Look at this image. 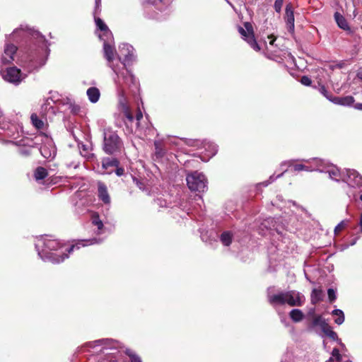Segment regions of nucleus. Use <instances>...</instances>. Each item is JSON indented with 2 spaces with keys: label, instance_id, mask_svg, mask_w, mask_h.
<instances>
[{
  "label": "nucleus",
  "instance_id": "obj_1",
  "mask_svg": "<svg viewBox=\"0 0 362 362\" xmlns=\"http://www.w3.org/2000/svg\"><path fill=\"white\" fill-rule=\"evenodd\" d=\"M102 241L101 238H93L81 240L75 245L66 246L59 240L53 238L52 235H45L37 239L35 247L38 256L42 261L59 264L67 259L69 254L74 250H78L81 247L99 244Z\"/></svg>",
  "mask_w": 362,
  "mask_h": 362
},
{
  "label": "nucleus",
  "instance_id": "obj_2",
  "mask_svg": "<svg viewBox=\"0 0 362 362\" xmlns=\"http://www.w3.org/2000/svg\"><path fill=\"white\" fill-rule=\"evenodd\" d=\"M29 42L27 45L28 57L32 63L31 69H37L46 63L49 49L47 40L37 30L28 31Z\"/></svg>",
  "mask_w": 362,
  "mask_h": 362
},
{
  "label": "nucleus",
  "instance_id": "obj_3",
  "mask_svg": "<svg viewBox=\"0 0 362 362\" xmlns=\"http://www.w3.org/2000/svg\"><path fill=\"white\" fill-rule=\"evenodd\" d=\"M274 287L267 288V300L274 308L285 304L291 307L302 306L305 300V296L300 292L291 290L288 291H280L277 293H272Z\"/></svg>",
  "mask_w": 362,
  "mask_h": 362
},
{
  "label": "nucleus",
  "instance_id": "obj_4",
  "mask_svg": "<svg viewBox=\"0 0 362 362\" xmlns=\"http://www.w3.org/2000/svg\"><path fill=\"white\" fill-rule=\"evenodd\" d=\"M84 347L95 349L100 347L95 352H100L105 356V360L110 362H116L119 357V353L124 349V345L119 341L112 339H100L93 341H88L84 344Z\"/></svg>",
  "mask_w": 362,
  "mask_h": 362
},
{
  "label": "nucleus",
  "instance_id": "obj_5",
  "mask_svg": "<svg viewBox=\"0 0 362 362\" xmlns=\"http://www.w3.org/2000/svg\"><path fill=\"white\" fill-rule=\"evenodd\" d=\"M342 182L346 183L349 187L346 192L349 197L356 199L358 194L362 193V176L355 170L345 169Z\"/></svg>",
  "mask_w": 362,
  "mask_h": 362
},
{
  "label": "nucleus",
  "instance_id": "obj_6",
  "mask_svg": "<svg viewBox=\"0 0 362 362\" xmlns=\"http://www.w3.org/2000/svg\"><path fill=\"white\" fill-rule=\"evenodd\" d=\"M123 147V142L116 132L111 129L103 131V150L107 154L119 152Z\"/></svg>",
  "mask_w": 362,
  "mask_h": 362
},
{
  "label": "nucleus",
  "instance_id": "obj_7",
  "mask_svg": "<svg viewBox=\"0 0 362 362\" xmlns=\"http://www.w3.org/2000/svg\"><path fill=\"white\" fill-rule=\"evenodd\" d=\"M313 160L316 163V171L328 173L329 178L336 182L343 181L345 170L341 171L338 168L323 159L313 158Z\"/></svg>",
  "mask_w": 362,
  "mask_h": 362
},
{
  "label": "nucleus",
  "instance_id": "obj_8",
  "mask_svg": "<svg viewBox=\"0 0 362 362\" xmlns=\"http://www.w3.org/2000/svg\"><path fill=\"white\" fill-rule=\"evenodd\" d=\"M41 155L46 159L54 158L57 151L52 139L44 133L35 136Z\"/></svg>",
  "mask_w": 362,
  "mask_h": 362
},
{
  "label": "nucleus",
  "instance_id": "obj_9",
  "mask_svg": "<svg viewBox=\"0 0 362 362\" xmlns=\"http://www.w3.org/2000/svg\"><path fill=\"white\" fill-rule=\"evenodd\" d=\"M186 181L187 187L191 191L204 192L207 189V179L202 173L193 171L188 173Z\"/></svg>",
  "mask_w": 362,
  "mask_h": 362
},
{
  "label": "nucleus",
  "instance_id": "obj_10",
  "mask_svg": "<svg viewBox=\"0 0 362 362\" xmlns=\"http://www.w3.org/2000/svg\"><path fill=\"white\" fill-rule=\"evenodd\" d=\"M1 73L4 81L14 86H18L27 77V74L16 66L2 69Z\"/></svg>",
  "mask_w": 362,
  "mask_h": 362
},
{
  "label": "nucleus",
  "instance_id": "obj_11",
  "mask_svg": "<svg viewBox=\"0 0 362 362\" xmlns=\"http://www.w3.org/2000/svg\"><path fill=\"white\" fill-rule=\"evenodd\" d=\"M134 48L128 43H122L119 47L118 59L122 66H130L136 61Z\"/></svg>",
  "mask_w": 362,
  "mask_h": 362
},
{
  "label": "nucleus",
  "instance_id": "obj_12",
  "mask_svg": "<svg viewBox=\"0 0 362 362\" xmlns=\"http://www.w3.org/2000/svg\"><path fill=\"white\" fill-rule=\"evenodd\" d=\"M102 41L103 42V54L107 62V65L113 71H117V66H115L113 63L115 57H118L115 47L114 37H112L111 40L105 38V40H102Z\"/></svg>",
  "mask_w": 362,
  "mask_h": 362
},
{
  "label": "nucleus",
  "instance_id": "obj_13",
  "mask_svg": "<svg viewBox=\"0 0 362 362\" xmlns=\"http://www.w3.org/2000/svg\"><path fill=\"white\" fill-rule=\"evenodd\" d=\"M11 142L18 146V153L23 157L29 156L31 153V149L37 147V141L35 139V136L34 138L23 136L19 140Z\"/></svg>",
  "mask_w": 362,
  "mask_h": 362
},
{
  "label": "nucleus",
  "instance_id": "obj_14",
  "mask_svg": "<svg viewBox=\"0 0 362 362\" xmlns=\"http://www.w3.org/2000/svg\"><path fill=\"white\" fill-rule=\"evenodd\" d=\"M238 32L243 39L245 40L253 49L255 51L260 50V47L255 38L253 28L251 23L246 22L244 23V28L239 26Z\"/></svg>",
  "mask_w": 362,
  "mask_h": 362
},
{
  "label": "nucleus",
  "instance_id": "obj_15",
  "mask_svg": "<svg viewBox=\"0 0 362 362\" xmlns=\"http://www.w3.org/2000/svg\"><path fill=\"white\" fill-rule=\"evenodd\" d=\"M117 76L115 78V82L118 86H122L123 83L128 86L135 83L134 76L129 71L127 66H122V69L117 67V71H114Z\"/></svg>",
  "mask_w": 362,
  "mask_h": 362
},
{
  "label": "nucleus",
  "instance_id": "obj_16",
  "mask_svg": "<svg viewBox=\"0 0 362 362\" xmlns=\"http://www.w3.org/2000/svg\"><path fill=\"white\" fill-rule=\"evenodd\" d=\"M0 128L4 131L6 136L17 141L20 135L18 126L6 121H0Z\"/></svg>",
  "mask_w": 362,
  "mask_h": 362
},
{
  "label": "nucleus",
  "instance_id": "obj_17",
  "mask_svg": "<svg viewBox=\"0 0 362 362\" xmlns=\"http://www.w3.org/2000/svg\"><path fill=\"white\" fill-rule=\"evenodd\" d=\"M98 16L99 15H95L93 16L96 27L101 32L98 35L100 40H105V38H109L111 40V38L113 37L111 30L108 28L105 23L100 17H98Z\"/></svg>",
  "mask_w": 362,
  "mask_h": 362
},
{
  "label": "nucleus",
  "instance_id": "obj_18",
  "mask_svg": "<svg viewBox=\"0 0 362 362\" xmlns=\"http://www.w3.org/2000/svg\"><path fill=\"white\" fill-rule=\"evenodd\" d=\"M172 199L173 197L169 194H163L161 197H157L154 202L159 208H174L175 206H177L178 202L175 199H173V201Z\"/></svg>",
  "mask_w": 362,
  "mask_h": 362
},
{
  "label": "nucleus",
  "instance_id": "obj_19",
  "mask_svg": "<svg viewBox=\"0 0 362 362\" xmlns=\"http://www.w3.org/2000/svg\"><path fill=\"white\" fill-rule=\"evenodd\" d=\"M17 51V47L13 44H6L4 47V54L1 57V62L4 64L11 63L14 58L13 56Z\"/></svg>",
  "mask_w": 362,
  "mask_h": 362
},
{
  "label": "nucleus",
  "instance_id": "obj_20",
  "mask_svg": "<svg viewBox=\"0 0 362 362\" xmlns=\"http://www.w3.org/2000/svg\"><path fill=\"white\" fill-rule=\"evenodd\" d=\"M162 1L163 0H146L144 4V16L151 19H159L160 18L158 13L153 12L151 13V11L153 10L152 6L155 5L158 2Z\"/></svg>",
  "mask_w": 362,
  "mask_h": 362
},
{
  "label": "nucleus",
  "instance_id": "obj_21",
  "mask_svg": "<svg viewBox=\"0 0 362 362\" xmlns=\"http://www.w3.org/2000/svg\"><path fill=\"white\" fill-rule=\"evenodd\" d=\"M98 197L105 204H110V197L107 186L102 182H98Z\"/></svg>",
  "mask_w": 362,
  "mask_h": 362
},
{
  "label": "nucleus",
  "instance_id": "obj_22",
  "mask_svg": "<svg viewBox=\"0 0 362 362\" xmlns=\"http://www.w3.org/2000/svg\"><path fill=\"white\" fill-rule=\"evenodd\" d=\"M334 18L339 28L346 31L349 33H352V30L349 27L347 21L343 15H341L339 12L336 11L334 13Z\"/></svg>",
  "mask_w": 362,
  "mask_h": 362
},
{
  "label": "nucleus",
  "instance_id": "obj_23",
  "mask_svg": "<svg viewBox=\"0 0 362 362\" xmlns=\"http://www.w3.org/2000/svg\"><path fill=\"white\" fill-rule=\"evenodd\" d=\"M329 101L336 105L342 106H351L354 103V98L351 95H346L344 97L334 96L333 98L329 99Z\"/></svg>",
  "mask_w": 362,
  "mask_h": 362
},
{
  "label": "nucleus",
  "instance_id": "obj_24",
  "mask_svg": "<svg viewBox=\"0 0 362 362\" xmlns=\"http://www.w3.org/2000/svg\"><path fill=\"white\" fill-rule=\"evenodd\" d=\"M285 20L288 26L289 32L294 30V14L292 6L291 4H287L286 6V16Z\"/></svg>",
  "mask_w": 362,
  "mask_h": 362
},
{
  "label": "nucleus",
  "instance_id": "obj_25",
  "mask_svg": "<svg viewBox=\"0 0 362 362\" xmlns=\"http://www.w3.org/2000/svg\"><path fill=\"white\" fill-rule=\"evenodd\" d=\"M122 112L124 115V122L126 126L131 128V132H133V123L134 122V118L132 114L129 107L125 104H122Z\"/></svg>",
  "mask_w": 362,
  "mask_h": 362
},
{
  "label": "nucleus",
  "instance_id": "obj_26",
  "mask_svg": "<svg viewBox=\"0 0 362 362\" xmlns=\"http://www.w3.org/2000/svg\"><path fill=\"white\" fill-rule=\"evenodd\" d=\"M78 146L81 155L87 160H92L95 157L94 153H92L91 144H85L83 142H78Z\"/></svg>",
  "mask_w": 362,
  "mask_h": 362
},
{
  "label": "nucleus",
  "instance_id": "obj_27",
  "mask_svg": "<svg viewBox=\"0 0 362 362\" xmlns=\"http://www.w3.org/2000/svg\"><path fill=\"white\" fill-rule=\"evenodd\" d=\"M327 325L328 323L326 322V320L321 315H317L313 318L308 328L309 330H313L315 327H320L322 331Z\"/></svg>",
  "mask_w": 362,
  "mask_h": 362
},
{
  "label": "nucleus",
  "instance_id": "obj_28",
  "mask_svg": "<svg viewBox=\"0 0 362 362\" xmlns=\"http://www.w3.org/2000/svg\"><path fill=\"white\" fill-rule=\"evenodd\" d=\"M313 158L308 160H303V162L310 163L312 165L308 166L303 164H296L293 166L295 171H316V163L313 160Z\"/></svg>",
  "mask_w": 362,
  "mask_h": 362
},
{
  "label": "nucleus",
  "instance_id": "obj_29",
  "mask_svg": "<svg viewBox=\"0 0 362 362\" xmlns=\"http://www.w3.org/2000/svg\"><path fill=\"white\" fill-rule=\"evenodd\" d=\"M86 94L89 101L92 103H97L100 96V90L96 87L89 88L86 91Z\"/></svg>",
  "mask_w": 362,
  "mask_h": 362
},
{
  "label": "nucleus",
  "instance_id": "obj_30",
  "mask_svg": "<svg viewBox=\"0 0 362 362\" xmlns=\"http://www.w3.org/2000/svg\"><path fill=\"white\" fill-rule=\"evenodd\" d=\"M233 239V233L230 230H225L220 235V241L224 246H230Z\"/></svg>",
  "mask_w": 362,
  "mask_h": 362
},
{
  "label": "nucleus",
  "instance_id": "obj_31",
  "mask_svg": "<svg viewBox=\"0 0 362 362\" xmlns=\"http://www.w3.org/2000/svg\"><path fill=\"white\" fill-rule=\"evenodd\" d=\"M323 300V293L321 289L313 288L310 295V300L313 305H316Z\"/></svg>",
  "mask_w": 362,
  "mask_h": 362
},
{
  "label": "nucleus",
  "instance_id": "obj_32",
  "mask_svg": "<svg viewBox=\"0 0 362 362\" xmlns=\"http://www.w3.org/2000/svg\"><path fill=\"white\" fill-rule=\"evenodd\" d=\"M289 317L293 322H299L304 318V314L301 310L295 308L289 313Z\"/></svg>",
  "mask_w": 362,
  "mask_h": 362
},
{
  "label": "nucleus",
  "instance_id": "obj_33",
  "mask_svg": "<svg viewBox=\"0 0 362 362\" xmlns=\"http://www.w3.org/2000/svg\"><path fill=\"white\" fill-rule=\"evenodd\" d=\"M119 161L114 158H105L102 161V168L104 170H107L110 167L119 166Z\"/></svg>",
  "mask_w": 362,
  "mask_h": 362
},
{
  "label": "nucleus",
  "instance_id": "obj_34",
  "mask_svg": "<svg viewBox=\"0 0 362 362\" xmlns=\"http://www.w3.org/2000/svg\"><path fill=\"white\" fill-rule=\"evenodd\" d=\"M155 156L158 158H161L165 155V149L163 148L162 141L160 140L154 141Z\"/></svg>",
  "mask_w": 362,
  "mask_h": 362
},
{
  "label": "nucleus",
  "instance_id": "obj_35",
  "mask_svg": "<svg viewBox=\"0 0 362 362\" xmlns=\"http://www.w3.org/2000/svg\"><path fill=\"white\" fill-rule=\"evenodd\" d=\"M331 314L332 315L337 316V318L334 319V322L337 325H340L344 323L345 317H344V313L343 310L337 308V309L333 310L332 311Z\"/></svg>",
  "mask_w": 362,
  "mask_h": 362
},
{
  "label": "nucleus",
  "instance_id": "obj_36",
  "mask_svg": "<svg viewBox=\"0 0 362 362\" xmlns=\"http://www.w3.org/2000/svg\"><path fill=\"white\" fill-rule=\"evenodd\" d=\"M47 175V170L43 167H37L34 172V177L36 180H43Z\"/></svg>",
  "mask_w": 362,
  "mask_h": 362
},
{
  "label": "nucleus",
  "instance_id": "obj_37",
  "mask_svg": "<svg viewBox=\"0 0 362 362\" xmlns=\"http://www.w3.org/2000/svg\"><path fill=\"white\" fill-rule=\"evenodd\" d=\"M124 351L129 357L130 362H142L141 358L134 351L127 348Z\"/></svg>",
  "mask_w": 362,
  "mask_h": 362
},
{
  "label": "nucleus",
  "instance_id": "obj_38",
  "mask_svg": "<svg viewBox=\"0 0 362 362\" xmlns=\"http://www.w3.org/2000/svg\"><path fill=\"white\" fill-rule=\"evenodd\" d=\"M92 223L97 227V233L98 234H100L103 233V221L100 219L99 218V216L98 215H94L92 218Z\"/></svg>",
  "mask_w": 362,
  "mask_h": 362
},
{
  "label": "nucleus",
  "instance_id": "obj_39",
  "mask_svg": "<svg viewBox=\"0 0 362 362\" xmlns=\"http://www.w3.org/2000/svg\"><path fill=\"white\" fill-rule=\"evenodd\" d=\"M30 119L33 125L36 127L37 129H40L44 126V122L42 119H40L37 114L33 113L30 116Z\"/></svg>",
  "mask_w": 362,
  "mask_h": 362
},
{
  "label": "nucleus",
  "instance_id": "obj_40",
  "mask_svg": "<svg viewBox=\"0 0 362 362\" xmlns=\"http://www.w3.org/2000/svg\"><path fill=\"white\" fill-rule=\"evenodd\" d=\"M206 150L209 152L208 156L211 158L218 152V146L214 143L208 142L206 144Z\"/></svg>",
  "mask_w": 362,
  "mask_h": 362
},
{
  "label": "nucleus",
  "instance_id": "obj_41",
  "mask_svg": "<svg viewBox=\"0 0 362 362\" xmlns=\"http://www.w3.org/2000/svg\"><path fill=\"white\" fill-rule=\"evenodd\" d=\"M322 332L334 341H337L339 339L337 334L332 329L329 325Z\"/></svg>",
  "mask_w": 362,
  "mask_h": 362
},
{
  "label": "nucleus",
  "instance_id": "obj_42",
  "mask_svg": "<svg viewBox=\"0 0 362 362\" xmlns=\"http://www.w3.org/2000/svg\"><path fill=\"white\" fill-rule=\"evenodd\" d=\"M286 170H285L283 173H281V174H279L276 176H275L274 175H271L268 180H266V181H264V182H261L260 185L264 186V187H267L269 184H271L273 182H274L277 178L281 177L283 175V174L285 172H286Z\"/></svg>",
  "mask_w": 362,
  "mask_h": 362
},
{
  "label": "nucleus",
  "instance_id": "obj_43",
  "mask_svg": "<svg viewBox=\"0 0 362 362\" xmlns=\"http://www.w3.org/2000/svg\"><path fill=\"white\" fill-rule=\"evenodd\" d=\"M350 222V219H344L340 223H339L334 228V233H338L341 231L348 223Z\"/></svg>",
  "mask_w": 362,
  "mask_h": 362
},
{
  "label": "nucleus",
  "instance_id": "obj_44",
  "mask_svg": "<svg viewBox=\"0 0 362 362\" xmlns=\"http://www.w3.org/2000/svg\"><path fill=\"white\" fill-rule=\"evenodd\" d=\"M319 91L328 100H329V99H332L334 97L327 90V88H325V86H320V87L319 88Z\"/></svg>",
  "mask_w": 362,
  "mask_h": 362
},
{
  "label": "nucleus",
  "instance_id": "obj_45",
  "mask_svg": "<svg viewBox=\"0 0 362 362\" xmlns=\"http://www.w3.org/2000/svg\"><path fill=\"white\" fill-rule=\"evenodd\" d=\"M327 295L330 303H332L336 300L337 293L334 289H333L332 288H329L327 289Z\"/></svg>",
  "mask_w": 362,
  "mask_h": 362
},
{
  "label": "nucleus",
  "instance_id": "obj_46",
  "mask_svg": "<svg viewBox=\"0 0 362 362\" xmlns=\"http://www.w3.org/2000/svg\"><path fill=\"white\" fill-rule=\"evenodd\" d=\"M54 96H52L51 98H49L46 100L45 103L42 105V110H47V108H49V110H52V112H54V109H53V107L52 105H50V103H49V100H52L53 103H55L56 101L54 100Z\"/></svg>",
  "mask_w": 362,
  "mask_h": 362
},
{
  "label": "nucleus",
  "instance_id": "obj_47",
  "mask_svg": "<svg viewBox=\"0 0 362 362\" xmlns=\"http://www.w3.org/2000/svg\"><path fill=\"white\" fill-rule=\"evenodd\" d=\"M143 118V114L140 110H138L136 115L135 129H140V120Z\"/></svg>",
  "mask_w": 362,
  "mask_h": 362
},
{
  "label": "nucleus",
  "instance_id": "obj_48",
  "mask_svg": "<svg viewBox=\"0 0 362 362\" xmlns=\"http://www.w3.org/2000/svg\"><path fill=\"white\" fill-rule=\"evenodd\" d=\"M101 13V0H95V9L93 16L100 15Z\"/></svg>",
  "mask_w": 362,
  "mask_h": 362
},
{
  "label": "nucleus",
  "instance_id": "obj_49",
  "mask_svg": "<svg viewBox=\"0 0 362 362\" xmlns=\"http://www.w3.org/2000/svg\"><path fill=\"white\" fill-rule=\"evenodd\" d=\"M331 354V357L335 358L338 362L341 361V355L340 354L339 350L337 348H334Z\"/></svg>",
  "mask_w": 362,
  "mask_h": 362
},
{
  "label": "nucleus",
  "instance_id": "obj_50",
  "mask_svg": "<svg viewBox=\"0 0 362 362\" xmlns=\"http://www.w3.org/2000/svg\"><path fill=\"white\" fill-rule=\"evenodd\" d=\"M284 0H276L274 4V8L276 13L281 11Z\"/></svg>",
  "mask_w": 362,
  "mask_h": 362
},
{
  "label": "nucleus",
  "instance_id": "obj_51",
  "mask_svg": "<svg viewBox=\"0 0 362 362\" xmlns=\"http://www.w3.org/2000/svg\"><path fill=\"white\" fill-rule=\"evenodd\" d=\"M300 83L304 86H309L312 83V80L310 79V77L307 76H303L300 78Z\"/></svg>",
  "mask_w": 362,
  "mask_h": 362
},
{
  "label": "nucleus",
  "instance_id": "obj_52",
  "mask_svg": "<svg viewBox=\"0 0 362 362\" xmlns=\"http://www.w3.org/2000/svg\"><path fill=\"white\" fill-rule=\"evenodd\" d=\"M116 170H115V173L117 176L119 177H121L124 174V169L123 168H121V167H116Z\"/></svg>",
  "mask_w": 362,
  "mask_h": 362
},
{
  "label": "nucleus",
  "instance_id": "obj_53",
  "mask_svg": "<svg viewBox=\"0 0 362 362\" xmlns=\"http://www.w3.org/2000/svg\"><path fill=\"white\" fill-rule=\"evenodd\" d=\"M79 165V163L78 162H72V163H67L66 165L67 167L69 168H78Z\"/></svg>",
  "mask_w": 362,
  "mask_h": 362
},
{
  "label": "nucleus",
  "instance_id": "obj_54",
  "mask_svg": "<svg viewBox=\"0 0 362 362\" xmlns=\"http://www.w3.org/2000/svg\"><path fill=\"white\" fill-rule=\"evenodd\" d=\"M354 107L356 110H362V103H356Z\"/></svg>",
  "mask_w": 362,
  "mask_h": 362
},
{
  "label": "nucleus",
  "instance_id": "obj_55",
  "mask_svg": "<svg viewBox=\"0 0 362 362\" xmlns=\"http://www.w3.org/2000/svg\"><path fill=\"white\" fill-rule=\"evenodd\" d=\"M136 184L139 187V189L144 190V184L141 182L136 180Z\"/></svg>",
  "mask_w": 362,
  "mask_h": 362
},
{
  "label": "nucleus",
  "instance_id": "obj_56",
  "mask_svg": "<svg viewBox=\"0 0 362 362\" xmlns=\"http://www.w3.org/2000/svg\"><path fill=\"white\" fill-rule=\"evenodd\" d=\"M358 239V238H354V239H353V240H352L349 243V245H347V247H348V246H349V245L352 246V245H355V244H356V243L357 242Z\"/></svg>",
  "mask_w": 362,
  "mask_h": 362
},
{
  "label": "nucleus",
  "instance_id": "obj_57",
  "mask_svg": "<svg viewBox=\"0 0 362 362\" xmlns=\"http://www.w3.org/2000/svg\"><path fill=\"white\" fill-rule=\"evenodd\" d=\"M292 165V161L291 160H288V161H284L281 163V166H284V165H288V166H291Z\"/></svg>",
  "mask_w": 362,
  "mask_h": 362
},
{
  "label": "nucleus",
  "instance_id": "obj_58",
  "mask_svg": "<svg viewBox=\"0 0 362 362\" xmlns=\"http://www.w3.org/2000/svg\"><path fill=\"white\" fill-rule=\"evenodd\" d=\"M359 226L361 233H362V214L360 216Z\"/></svg>",
  "mask_w": 362,
  "mask_h": 362
},
{
  "label": "nucleus",
  "instance_id": "obj_59",
  "mask_svg": "<svg viewBox=\"0 0 362 362\" xmlns=\"http://www.w3.org/2000/svg\"><path fill=\"white\" fill-rule=\"evenodd\" d=\"M337 342L341 346V348H345V345L342 343L341 340L339 338Z\"/></svg>",
  "mask_w": 362,
  "mask_h": 362
},
{
  "label": "nucleus",
  "instance_id": "obj_60",
  "mask_svg": "<svg viewBox=\"0 0 362 362\" xmlns=\"http://www.w3.org/2000/svg\"><path fill=\"white\" fill-rule=\"evenodd\" d=\"M357 77L359 78V79H361L362 80V72H358L357 74Z\"/></svg>",
  "mask_w": 362,
  "mask_h": 362
},
{
  "label": "nucleus",
  "instance_id": "obj_61",
  "mask_svg": "<svg viewBox=\"0 0 362 362\" xmlns=\"http://www.w3.org/2000/svg\"><path fill=\"white\" fill-rule=\"evenodd\" d=\"M314 313H315V308H313V309H311V310L309 311L308 314H309V315H313V314H314Z\"/></svg>",
  "mask_w": 362,
  "mask_h": 362
},
{
  "label": "nucleus",
  "instance_id": "obj_62",
  "mask_svg": "<svg viewBox=\"0 0 362 362\" xmlns=\"http://www.w3.org/2000/svg\"><path fill=\"white\" fill-rule=\"evenodd\" d=\"M325 362H334V358L332 357H330L327 361Z\"/></svg>",
  "mask_w": 362,
  "mask_h": 362
},
{
  "label": "nucleus",
  "instance_id": "obj_63",
  "mask_svg": "<svg viewBox=\"0 0 362 362\" xmlns=\"http://www.w3.org/2000/svg\"><path fill=\"white\" fill-rule=\"evenodd\" d=\"M356 15H357L356 9H355V10L354 11L353 16H354V17H356Z\"/></svg>",
  "mask_w": 362,
  "mask_h": 362
},
{
  "label": "nucleus",
  "instance_id": "obj_64",
  "mask_svg": "<svg viewBox=\"0 0 362 362\" xmlns=\"http://www.w3.org/2000/svg\"><path fill=\"white\" fill-rule=\"evenodd\" d=\"M201 238H202V239L204 241H206V240H204V234H202Z\"/></svg>",
  "mask_w": 362,
  "mask_h": 362
}]
</instances>
